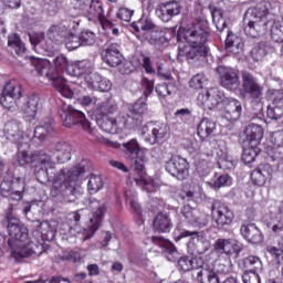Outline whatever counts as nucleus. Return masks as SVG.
<instances>
[{
  "label": "nucleus",
  "mask_w": 283,
  "mask_h": 283,
  "mask_svg": "<svg viewBox=\"0 0 283 283\" xmlns=\"http://www.w3.org/2000/svg\"><path fill=\"white\" fill-rule=\"evenodd\" d=\"M260 155V148L258 146L249 145L243 148L242 160L245 165L255 163V158Z\"/></svg>",
  "instance_id": "nucleus-55"
},
{
  "label": "nucleus",
  "mask_w": 283,
  "mask_h": 283,
  "mask_svg": "<svg viewBox=\"0 0 283 283\" xmlns=\"http://www.w3.org/2000/svg\"><path fill=\"white\" fill-rule=\"evenodd\" d=\"M80 41L84 46L94 45V43H96V33L90 30H84L80 33Z\"/></svg>",
  "instance_id": "nucleus-64"
},
{
  "label": "nucleus",
  "mask_w": 283,
  "mask_h": 283,
  "mask_svg": "<svg viewBox=\"0 0 283 283\" xmlns=\"http://www.w3.org/2000/svg\"><path fill=\"white\" fill-rule=\"evenodd\" d=\"M196 280L198 283H220V277L218 276V273H216L211 269L205 268L197 272Z\"/></svg>",
  "instance_id": "nucleus-42"
},
{
  "label": "nucleus",
  "mask_w": 283,
  "mask_h": 283,
  "mask_svg": "<svg viewBox=\"0 0 283 283\" xmlns=\"http://www.w3.org/2000/svg\"><path fill=\"white\" fill-rule=\"evenodd\" d=\"M115 112H118V105H116V102L114 101H106L102 104L97 105L95 109V114L97 116H109V114H115Z\"/></svg>",
  "instance_id": "nucleus-47"
},
{
  "label": "nucleus",
  "mask_w": 283,
  "mask_h": 283,
  "mask_svg": "<svg viewBox=\"0 0 283 283\" xmlns=\"http://www.w3.org/2000/svg\"><path fill=\"white\" fill-rule=\"evenodd\" d=\"M134 169L137 174L138 178H135V182L137 185H144L145 187H149L151 184V179L147 177V171L145 170V163H147V156L145 154L139 153L137 157L134 158Z\"/></svg>",
  "instance_id": "nucleus-28"
},
{
  "label": "nucleus",
  "mask_w": 283,
  "mask_h": 283,
  "mask_svg": "<svg viewBox=\"0 0 283 283\" xmlns=\"http://www.w3.org/2000/svg\"><path fill=\"white\" fill-rule=\"evenodd\" d=\"M243 266L244 269H249L250 273H261L264 269L262 260L255 255H249L243 259Z\"/></svg>",
  "instance_id": "nucleus-43"
},
{
  "label": "nucleus",
  "mask_w": 283,
  "mask_h": 283,
  "mask_svg": "<svg viewBox=\"0 0 283 283\" xmlns=\"http://www.w3.org/2000/svg\"><path fill=\"white\" fill-rule=\"evenodd\" d=\"M269 8H271L269 2H261L245 11L243 23H245L244 33L247 36L258 39V36H262L266 32L269 23L273 21V15L269 12Z\"/></svg>",
  "instance_id": "nucleus-5"
},
{
  "label": "nucleus",
  "mask_w": 283,
  "mask_h": 283,
  "mask_svg": "<svg viewBox=\"0 0 283 283\" xmlns=\"http://www.w3.org/2000/svg\"><path fill=\"white\" fill-rule=\"evenodd\" d=\"M4 134L7 140L14 143V145H24L25 149H28L30 143H33L36 147H41V144L45 143L46 138H50L54 134V127L50 123H44L36 126L31 135H23L21 124L12 119L4 125Z\"/></svg>",
  "instance_id": "nucleus-4"
},
{
  "label": "nucleus",
  "mask_w": 283,
  "mask_h": 283,
  "mask_svg": "<svg viewBox=\"0 0 283 283\" xmlns=\"http://www.w3.org/2000/svg\"><path fill=\"white\" fill-rule=\"evenodd\" d=\"M153 227L157 233H169L174 227V223H171V218L169 214L159 212L153 221Z\"/></svg>",
  "instance_id": "nucleus-36"
},
{
  "label": "nucleus",
  "mask_w": 283,
  "mask_h": 283,
  "mask_svg": "<svg viewBox=\"0 0 283 283\" xmlns=\"http://www.w3.org/2000/svg\"><path fill=\"white\" fill-rule=\"evenodd\" d=\"M42 151H49L51 156V160L53 163V169H56V164L54 163V158L59 165H63L72 160V146L65 142H57L50 149H45Z\"/></svg>",
  "instance_id": "nucleus-17"
},
{
  "label": "nucleus",
  "mask_w": 283,
  "mask_h": 283,
  "mask_svg": "<svg viewBox=\"0 0 283 283\" xmlns=\"http://www.w3.org/2000/svg\"><path fill=\"white\" fill-rule=\"evenodd\" d=\"M20 101L21 99H15L12 95L7 94L6 91H2L0 104L4 109H8L9 112H17V109H19Z\"/></svg>",
  "instance_id": "nucleus-51"
},
{
  "label": "nucleus",
  "mask_w": 283,
  "mask_h": 283,
  "mask_svg": "<svg viewBox=\"0 0 283 283\" xmlns=\"http://www.w3.org/2000/svg\"><path fill=\"white\" fill-rule=\"evenodd\" d=\"M212 23L216 25L218 32H222L227 28V20L224 19V11L219 8L211 10Z\"/></svg>",
  "instance_id": "nucleus-50"
},
{
  "label": "nucleus",
  "mask_w": 283,
  "mask_h": 283,
  "mask_svg": "<svg viewBox=\"0 0 283 283\" xmlns=\"http://www.w3.org/2000/svg\"><path fill=\"white\" fill-rule=\"evenodd\" d=\"M83 43L81 42V35H75L74 33H69V35L65 38V48L72 52V50H76L77 48H81Z\"/></svg>",
  "instance_id": "nucleus-61"
},
{
  "label": "nucleus",
  "mask_w": 283,
  "mask_h": 283,
  "mask_svg": "<svg viewBox=\"0 0 283 283\" xmlns=\"http://www.w3.org/2000/svg\"><path fill=\"white\" fill-rule=\"evenodd\" d=\"M146 39L148 43H150V45H165V43H167L165 31H163L160 28H156L153 31H150L147 34Z\"/></svg>",
  "instance_id": "nucleus-48"
},
{
  "label": "nucleus",
  "mask_w": 283,
  "mask_h": 283,
  "mask_svg": "<svg viewBox=\"0 0 283 283\" xmlns=\"http://www.w3.org/2000/svg\"><path fill=\"white\" fill-rule=\"evenodd\" d=\"M235 159L233 157L226 155L221 157L218 161L219 169H223V171L235 169Z\"/></svg>",
  "instance_id": "nucleus-63"
},
{
  "label": "nucleus",
  "mask_w": 283,
  "mask_h": 283,
  "mask_svg": "<svg viewBox=\"0 0 283 283\" xmlns=\"http://www.w3.org/2000/svg\"><path fill=\"white\" fill-rule=\"evenodd\" d=\"M13 211L14 206L9 205L6 211L7 229L9 231L8 245L14 255V251H19V249L25 247L29 230L19 218L14 217Z\"/></svg>",
  "instance_id": "nucleus-6"
},
{
  "label": "nucleus",
  "mask_w": 283,
  "mask_h": 283,
  "mask_svg": "<svg viewBox=\"0 0 283 283\" xmlns=\"http://www.w3.org/2000/svg\"><path fill=\"white\" fill-rule=\"evenodd\" d=\"M226 50L231 52V54H240V52L244 50V42H242V38L229 31L226 39Z\"/></svg>",
  "instance_id": "nucleus-38"
},
{
  "label": "nucleus",
  "mask_w": 283,
  "mask_h": 283,
  "mask_svg": "<svg viewBox=\"0 0 283 283\" xmlns=\"http://www.w3.org/2000/svg\"><path fill=\"white\" fill-rule=\"evenodd\" d=\"M224 93L216 87L209 88L205 93H200L197 98L199 107L202 109H216L218 105L224 103Z\"/></svg>",
  "instance_id": "nucleus-16"
},
{
  "label": "nucleus",
  "mask_w": 283,
  "mask_h": 283,
  "mask_svg": "<svg viewBox=\"0 0 283 283\" xmlns=\"http://www.w3.org/2000/svg\"><path fill=\"white\" fill-rule=\"evenodd\" d=\"M241 77L243 95L252 98V103H255L256 107H259V109L261 111L262 103H260V98H262V92H264V87L261 86L260 82H258V78H255L253 74L247 71H243L241 73Z\"/></svg>",
  "instance_id": "nucleus-11"
},
{
  "label": "nucleus",
  "mask_w": 283,
  "mask_h": 283,
  "mask_svg": "<svg viewBox=\"0 0 283 283\" xmlns=\"http://www.w3.org/2000/svg\"><path fill=\"white\" fill-rule=\"evenodd\" d=\"M63 39H65V27L52 25L46 32V41H51L53 48L54 43H59Z\"/></svg>",
  "instance_id": "nucleus-44"
},
{
  "label": "nucleus",
  "mask_w": 283,
  "mask_h": 283,
  "mask_svg": "<svg viewBox=\"0 0 283 283\" xmlns=\"http://www.w3.org/2000/svg\"><path fill=\"white\" fill-rule=\"evenodd\" d=\"M88 8L86 9V19L88 21H103L105 19V10L103 9V2L99 0H87L84 2Z\"/></svg>",
  "instance_id": "nucleus-32"
},
{
  "label": "nucleus",
  "mask_w": 283,
  "mask_h": 283,
  "mask_svg": "<svg viewBox=\"0 0 283 283\" xmlns=\"http://www.w3.org/2000/svg\"><path fill=\"white\" fill-rule=\"evenodd\" d=\"M177 266L179 269V271H192V269H200V266H202V261L198 262V259L195 258H190L187 255L184 256H179V259H177Z\"/></svg>",
  "instance_id": "nucleus-40"
},
{
  "label": "nucleus",
  "mask_w": 283,
  "mask_h": 283,
  "mask_svg": "<svg viewBox=\"0 0 283 283\" xmlns=\"http://www.w3.org/2000/svg\"><path fill=\"white\" fill-rule=\"evenodd\" d=\"M11 188L13 191L12 200L14 202H19L23 198V193L25 191V179L21 177H14L11 180Z\"/></svg>",
  "instance_id": "nucleus-41"
},
{
  "label": "nucleus",
  "mask_w": 283,
  "mask_h": 283,
  "mask_svg": "<svg viewBox=\"0 0 283 283\" xmlns=\"http://www.w3.org/2000/svg\"><path fill=\"white\" fill-rule=\"evenodd\" d=\"M53 63L55 66H53L54 69H56V72H63L66 70V72L69 73L70 70V60H67V57L65 55H57L54 60Z\"/></svg>",
  "instance_id": "nucleus-62"
},
{
  "label": "nucleus",
  "mask_w": 283,
  "mask_h": 283,
  "mask_svg": "<svg viewBox=\"0 0 283 283\" xmlns=\"http://www.w3.org/2000/svg\"><path fill=\"white\" fill-rule=\"evenodd\" d=\"M149 108L147 107V99L139 98L137 102L128 109L129 116L137 125V127L143 123V118L147 116Z\"/></svg>",
  "instance_id": "nucleus-33"
},
{
  "label": "nucleus",
  "mask_w": 283,
  "mask_h": 283,
  "mask_svg": "<svg viewBox=\"0 0 283 283\" xmlns=\"http://www.w3.org/2000/svg\"><path fill=\"white\" fill-rule=\"evenodd\" d=\"M182 6L180 2L170 0L159 3L155 10V14L164 23H169L174 17H178V14H180Z\"/></svg>",
  "instance_id": "nucleus-20"
},
{
  "label": "nucleus",
  "mask_w": 283,
  "mask_h": 283,
  "mask_svg": "<svg viewBox=\"0 0 283 283\" xmlns=\"http://www.w3.org/2000/svg\"><path fill=\"white\" fill-rule=\"evenodd\" d=\"M95 209H93L92 217L90 216L88 209H81L74 212L69 213L67 222L71 229H78L81 224H86L82 229V240L83 242L90 240L94 237V233L98 229H101V224H103V218H105V213H107V207L105 203H99L98 201L93 202Z\"/></svg>",
  "instance_id": "nucleus-3"
},
{
  "label": "nucleus",
  "mask_w": 283,
  "mask_h": 283,
  "mask_svg": "<svg viewBox=\"0 0 283 283\" xmlns=\"http://www.w3.org/2000/svg\"><path fill=\"white\" fill-rule=\"evenodd\" d=\"M8 45L18 56L25 54V44L21 41V38L17 33L9 35Z\"/></svg>",
  "instance_id": "nucleus-49"
},
{
  "label": "nucleus",
  "mask_w": 283,
  "mask_h": 283,
  "mask_svg": "<svg viewBox=\"0 0 283 283\" xmlns=\"http://www.w3.org/2000/svg\"><path fill=\"white\" fill-rule=\"evenodd\" d=\"M269 97L272 104L268 107V117L271 120H280L283 117V91L270 90Z\"/></svg>",
  "instance_id": "nucleus-22"
},
{
  "label": "nucleus",
  "mask_w": 283,
  "mask_h": 283,
  "mask_svg": "<svg viewBox=\"0 0 283 283\" xmlns=\"http://www.w3.org/2000/svg\"><path fill=\"white\" fill-rule=\"evenodd\" d=\"M273 178V166L261 164L251 172V180L256 187H264Z\"/></svg>",
  "instance_id": "nucleus-24"
},
{
  "label": "nucleus",
  "mask_w": 283,
  "mask_h": 283,
  "mask_svg": "<svg viewBox=\"0 0 283 283\" xmlns=\"http://www.w3.org/2000/svg\"><path fill=\"white\" fill-rule=\"evenodd\" d=\"M29 40L35 52H52V41L45 39V32H32L29 34Z\"/></svg>",
  "instance_id": "nucleus-31"
},
{
  "label": "nucleus",
  "mask_w": 283,
  "mask_h": 283,
  "mask_svg": "<svg viewBox=\"0 0 283 283\" xmlns=\"http://www.w3.org/2000/svg\"><path fill=\"white\" fill-rule=\"evenodd\" d=\"M165 169L177 180H187L189 178V161L180 156H172L166 161Z\"/></svg>",
  "instance_id": "nucleus-14"
},
{
  "label": "nucleus",
  "mask_w": 283,
  "mask_h": 283,
  "mask_svg": "<svg viewBox=\"0 0 283 283\" xmlns=\"http://www.w3.org/2000/svg\"><path fill=\"white\" fill-rule=\"evenodd\" d=\"M260 123H264L262 116L253 117L252 123L247 126L244 134L248 145L259 146L264 138V129Z\"/></svg>",
  "instance_id": "nucleus-21"
},
{
  "label": "nucleus",
  "mask_w": 283,
  "mask_h": 283,
  "mask_svg": "<svg viewBox=\"0 0 283 283\" xmlns=\"http://www.w3.org/2000/svg\"><path fill=\"white\" fill-rule=\"evenodd\" d=\"M123 147L125 149L126 158H129L130 160H134V158H137L138 154H140V145L136 139H130L129 142L124 143Z\"/></svg>",
  "instance_id": "nucleus-52"
},
{
  "label": "nucleus",
  "mask_w": 283,
  "mask_h": 283,
  "mask_svg": "<svg viewBox=\"0 0 283 283\" xmlns=\"http://www.w3.org/2000/svg\"><path fill=\"white\" fill-rule=\"evenodd\" d=\"M216 134V122L210 118H202L197 127V135L199 136L200 140L205 143V140H209L211 136Z\"/></svg>",
  "instance_id": "nucleus-34"
},
{
  "label": "nucleus",
  "mask_w": 283,
  "mask_h": 283,
  "mask_svg": "<svg viewBox=\"0 0 283 283\" xmlns=\"http://www.w3.org/2000/svg\"><path fill=\"white\" fill-rule=\"evenodd\" d=\"M175 90H176V82L175 81L164 82V83H160L156 86V93L161 98L170 96L175 92Z\"/></svg>",
  "instance_id": "nucleus-56"
},
{
  "label": "nucleus",
  "mask_w": 283,
  "mask_h": 283,
  "mask_svg": "<svg viewBox=\"0 0 283 283\" xmlns=\"http://www.w3.org/2000/svg\"><path fill=\"white\" fill-rule=\"evenodd\" d=\"M18 147V165L23 167L32 163H38L41 166L40 171H53L54 163L52 161V156L50 151L38 150L35 153H30L28 150H21V147L25 145H17Z\"/></svg>",
  "instance_id": "nucleus-9"
},
{
  "label": "nucleus",
  "mask_w": 283,
  "mask_h": 283,
  "mask_svg": "<svg viewBox=\"0 0 283 283\" xmlns=\"http://www.w3.org/2000/svg\"><path fill=\"white\" fill-rule=\"evenodd\" d=\"M180 214L182 218H185V220H187V222H189V224H192L193 227H199L202 229L209 224V217L207 213L189 205H185L180 208Z\"/></svg>",
  "instance_id": "nucleus-19"
},
{
  "label": "nucleus",
  "mask_w": 283,
  "mask_h": 283,
  "mask_svg": "<svg viewBox=\"0 0 283 283\" xmlns=\"http://www.w3.org/2000/svg\"><path fill=\"white\" fill-rule=\"evenodd\" d=\"M102 59L109 67H118L120 61H123V54H120V44L112 43L102 52Z\"/></svg>",
  "instance_id": "nucleus-27"
},
{
  "label": "nucleus",
  "mask_w": 283,
  "mask_h": 283,
  "mask_svg": "<svg viewBox=\"0 0 283 283\" xmlns=\"http://www.w3.org/2000/svg\"><path fill=\"white\" fill-rule=\"evenodd\" d=\"M211 249V241L207 239L202 233L199 232L193 240H190L187 244V251L192 258H198V255H205L207 251Z\"/></svg>",
  "instance_id": "nucleus-23"
},
{
  "label": "nucleus",
  "mask_w": 283,
  "mask_h": 283,
  "mask_svg": "<svg viewBox=\"0 0 283 283\" xmlns=\"http://www.w3.org/2000/svg\"><path fill=\"white\" fill-rule=\"evenodd\" d=\"M90 193H98L103 189V178L98 175H91L87 182Z\"/></svg>",
  "instance_id": "nucleus-60"
},
{
  "label": "nucleus",
  "mask_w": 283,
  "mask_h": 283,
  "mask_svg": "<svg viewBox=\"0 0 283 283\" xmlns=\"http://www.w3.org/2000/svg\"><path fill=\"white\" fill-rule=\"evenodd\" d=\"M274 49L271 46L269 42H260L252 50V57L255 61H262L266 54H271Z\"/></svg>",
  "instance_id": "nucleus-46"
},
{
  "label": "nucleus",
  "mask_w": 283,
  "mask_h": 283,
  "mask_svg": "<svg viewBox=\"0 0 283 283\" xmlns=\"http://www.w3.org/2000/svg\"><path fill=\"white\" fill-rule=\"evenodd\" d=\"M214 251L219 253L220 258L226 256V263L219 264L217 272L227 274L231 271V255L238 258L242 251H244V245L238 241L231 239H218L213 244Z\"/></svg>",
  "instance_id": "nucleus-8"
},
{
  "label": "nucleus",
  "mask_w": 283,
  "mask_h": 283,
  "mask_svg": "<svg viewBox=\"0 0 283 283\" xmlns=\"http://www.w3.org/2000/svg\"><path fill=\"white\" fill-rule=\"evenodd\" d=\"M45 253V245L39 241H27L24 245L14 250L15 258H30V255H43Z\"/></svg>",
  "instance_id": "nucleus-29"
},
{
  "label": "nucleus",
  "mask_w": 283,
  "mask_h": 283,
  "mask_svg": "<svg viewBox=\"0 0 283 283\" xmlns=\"http://www.w3.org/2000/svg\"><path fill=\"white\" fill-rule=\"evenodd\" d=\"M41 97L38 94L29 95L28 97H21L18 109H21L29 118H34L36 112L41 109Z\"/></svg>",
  "instance_id": "nucleus-26"
},
{
  "label": "nucleus",
  "mask_w": 283,
  "mask_h": 283,
  "mask_svg": "<svg viewBox=\"0 0 283 283\" xmlns=\"http://www.w3.org/2000/svg\"><path fill=\"white\" fill-rule=\"evenodd\" d=\"M92 70L93 66L88 60L76 61L70 65L69 75L78 77L86 74V76H88L90 74H92Z\"/></svg>",
  "instance_id": "nucleus-35"
},
{
  "label": "nucleus",
  "mask_w": 283,
  "mask_h": 283,
  "mask_svg": "<svg viewBox=\"0 0 283 283\" xmlns=\"http://www.w3.org/2000/svg\"><path fill=\"white\" fill-rule=\"evenodd\" d=\"M134 30H136V32H140V30H144V32H151L154 30H156V24L154 23V21H151V19L149 18H142L137 23L133 24Z\"/></svg>",
  "instance_id": "nucleus-58"
},
{
  "label": "nucleus",
  "mask_w": 283,
  "mask_h": 283,
  "mask_svg": "<svg viewBox=\"0 0 283 283\" xmlns=\"http://www.w3.org/2000/svg\"><path fill=\"white\" fill-rule=\"evenodd\" d=\"M97 125L102 132H106V134H116L118 128L116 127V123L114 119L109 118V116L99 117L97 119Z\"/></svg>",
  "instance_id": "nucleus-54"
},
{
  "label": "nucleus",
  "mask_w": 283,
  "mask_h": 283,
  "mask_svg": "<svg viewBox=\"0 0 283 283\" xmlns=\"http://www.w3.org/2000/svg\"><path fill=\"white\" fill-rule=\"evenodd\" d=\"M179 41H185L189 46L179 48L178 59L186 57L188 63L200 65L207 59V41H209V31L205 23L195 22L188 29L178 34Z\"/></svg>",
  "instance_id": "nucleus-2"
},
{
  "label": "nucleus",
  "mask_w": 283,
  "mask_h": 283,
  "mask_svg": "<svg viewBox=\"0 0 283 283\" xmlns=\"http://www.w3.org/2000/svg\"><path fill=\"white\" fill-rule=\"evenodd\" d=\"M32 211V206L28 205L23 209V213L28 220L31 222H35V235L36 238H42V240H46L48 242H52L56 235V221H42L33 220L30 217V212Z\"/></svg>",
  "instance_id": "nucleus-13"
},
{
  "label": "nucleus",
  "mask_w": 283,
  "mask_h": 283,
  "mask_svg": "<svg viewBox=\"0 0 283 283\" xmlns=\"http://www.w3.org/2000/svg\"><path fill=\"white\" fill-rule=\"evenodd\" d=\"M217 74L219 75L221 87L231 92L240 87V77L238 76V71L234 69L220 65L217 67Z\"/></svg>",
  "instance_id": "nucleus-18"
},
{
  "label": "nucleus",
  "mask_w": 283,
  "mask_h": 283,
  "mask_svg": "<svg viewBox=\"0 0 283 283\" xmlns=\"http://www.w3.org/2000/svg\"><path fill=\"white\" fill-rule=\"evenodd\" d=\"M35 72L39 76H43L46 81H50L55 92H59L61 96L64 98H74V91L67 85V80L54 66H50L48 61H39L35 64Z\"/></svg>",
  "instance_id": "nucleus-7"
},
{
  "label": "nucleus",
  "mask_w": 283,
  "mask_h": 283,
  "mask_svg": "<svg viewBox=\"0 0 283 283\" xmlns=\"http://www.w3.org/2000/svg\"><path fill=\"white\" fill-rule=\"evenodd\" d=\"M271 39L274 43H282L283 41V18L274 20L271 25Z\"/></svg>",
  "instance_id": "nucleus-53"
},
{
  "label": "nucleus",
  "mask_w": 283,
  "mask_h": 283,
  "mask_svg": "<svg viewBox=\"0 0 283 283\" xmlns=\"http://www.w3.org/2000/svg\"><path fill=\"white\" fill-rule=\"evenodd\" d=\"M3 92H4V94H9L15 101H21V98H23V96H21V94H23V88H22L21 84H19L14 80L9 81L4 85Z\"/></svg>",
  "instance_id": "nucleus-45"
},
{
  "label": "nucleus",
  "mask_w": 283,
  "mask_h": 283,
  "mask_svg": "<svg viewBox=\"0 0 283 283\" xmlns=\"http://www.w3.org/2000/svg\"><path fill=\"white\" fill-rule=\"evenodd\" d=\"M60 118L64 125V127L75 129L81 127L84 129V132H87L88 134H92L94 132V128H92V123L85 118V114L76 108H74L72 105H64L60 111Z\"/></svg>",
  "instance_id": "nucleus-10"
},
{
  "label": "nucleus",
  "mask_w": 283,
  "mask_h": 283,
  "mask_svg": "<svg viewBox=\"0 0 283 283\" xmlns=\"http://www.w3.org/2000/svg\"><path fill=\"white\" fill-rule=\"evenodd\" d=\"M163 253H164L166 260H168V262H178V260L180 258V252H178V249L171 242L166 244Z\"/></svg>",
  "instance_id": "nucleus-59"
},
{
  "label": "nucleus",
  "mask_w": 283,
  "mask_h": 283,
  "mask_svg": "<svg viewBox=\"0 0 283 283\" xmlns=\"http://www.w3.org/2000/svg\"><path fill=\"white\" fill-rule=\"evenodd\" d=\"M211 213L219 229H224L233 222V211L219 200L212 202Z\"/></svg>",
  "instance_id": "nucleus-15"
},
{
  "label": "nucleus",
  "mask_w": 283,
  "mask_h": 283,
  "mask_svg": "<svg viewBox=\"0 0 283 283\" xmlns=\"http://www.w3.org/2000/svg\"><path fill=\"white\" fill-rule=\"evenodd\" d=\"M223 118L229 122L239 120L242 116V102L233 97H224L223 103Z\"/></svg>",
  "instance_id": "nucleus-25"
},
{
  "label": "nucleus",
  "mask_w": 283,
  "mask_h": 283,
  "mask_svg": "<svg viewBox=\"0 0 283 283\" xmlns=\"http://www.w3.org/2000/svg\"><path fill=\"white\" fill-rule=\"evenodd\" d=\"M169 126L165 123H148L142 127V136L149 145H158L167 138Z\"/></svg>",
  "instance_id": "nucleus-12"
},
{
  "label": "nucleus",
  "mask_w": 283,
  "mask_h": 283,
  "mask_svg": "<svg viewBox=\"0 0 283 283\" xmlns=\"http://www.w3.org/2000/svg\"><path fill=\"white\" fill-rule=\"evenodd\" d=\"M268 227L272 230V233L277 235V238L283 234V201L279 207L277 213L271 217L270 222H268Z\"/></svg>",
  "instance_id": "nucleus-37"
},
{
  "label": "nucleus",
  "mask_w": 283,
  "mask_h": 283,
  "mask_svg": "<svg viewBox=\"0 0 283 283\" xmlns=\"http://www.w3.org/2000/svg\"><path fill=\"white\" fill-rule=\"evenodd\" d=\"M240 233L250 244H261V242H264V234L255 227V223L242 224Z\"/></svg>",
  "instance_id": "nucleus-30"
},
{
  "label": "nucleus",
  "mask_w": 283,
  "mask_h": 283,
  "mask_svg": "<svg viewBox=\"0 0 283 283\" xmlns=\"http://www.w3.org/2000/svg\"><path fill=\"white\" fill-rule=\"evenodd\" d=\"M53 169V170H52ZM50 170H38L36 179L43 185L45 182H52L51 196L55 198L57 202H76V198L81 196V189L76 187V180H78L82 174L87 171L85 160L80 163L73 168H63L56 174L54 167Z\"/></svg>",
  "instance_id": "nucleus-1"
},
{
  "label": "nucleus",
  "mask_w": 283,
  "mask_h": 283,
  "mask_svg": "<svg viewBox=\"0 0 283 283\" xmlns=\"http://www.w3.org/2000/svg\"><path fill=\"white\" fill-rule=\"evenodd\" d=\"M113 120L115 122L117 132L118 129L122 132V129H134V127H138L132 115H129V111L126 113H119Z\"/></svg>",
  "instance_id": "nucleus-39"
},
{
  "label": "nucleus",
  "mask_w": 283,
  "mask_h": 283,
  "mask_svg": "<svg viewBox=\"0 0 283 283\" xmlns=\"http://www.w3.org/2000/svg\"><path fill=\"white\" fill-rule=\"evenodd\" d=\"M208 83L209 80L207 78V75H205V73H198L191 77L189 86L192 90H203V87H207Z\"/></svg>",
  "instance_id": "nucleus-57"
}]
</instances>
